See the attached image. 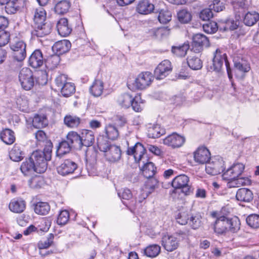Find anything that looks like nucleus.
I'll return each mask as SVG.
<instances>
[{"mask_svg":"<svg viewBox=\"0 0 259 259\" xmlns=\"http://www.w3.org/2000/svg\"><path fill=\"white\" fill-rule=\"evenodd\" d=\"M224 63H225L226 67L228 77L230 79H231L232 75L229 63L227 60V55L219 49L216 50L214 54L212 65L209 67V71L216 72H221Z\"/></svg>","mask_w":259,"mask_h":259,"instance_id":"1","label":"nucleus"},{"mask_svg":"<svg viewBox=\"0 0 259 259\" xmlns=\"http://www.w3.org/2000/svg\"><path fill=\"white\" fill-rule=\"evenodd\" d=\"M31 160L35 166V172L38 174L44 173L48 167V159L44 153L41 150L34 151L30 156Z\"/></svg>","mask_w":259,"mask_h":259,"instance_id":"2","label":"nucleus"},{"mask_svg":"<svg viewBox=\"0 0 259 259\" xmlns=\"http://www.w3.org/2000/svg\"><path fill=\"white\" fill-rule=\"evenodd\" d=\"M189 178L185 175H180L176 177L171 182L172 187L176 189H182L186 195L193 193V188L189 185Z\"/></svg>","mask_w":259,"mask_h":259,"instance_id":"3","label":"nucleus"},{"mask_svg":"<svg viewBox=\"0 0 259 259\" xmlns=\"http://www.w3.org/2000/svg\"><path fill=\"white\" fill-rule=\"evenodd\" d=\"M19 80L22 87L26 91L31 90L34 85L33 73L29 68L24 67L20 70Z\"/></svg>","mask_w":259,"mask_h":259,"instance_id":"4","label":"nucleus"},{"mask_svg":"<svg viewBox=\"0 0 259 259\" xmlns=\"http://www.w3.org/2000/svg\"><path fill=\"white\" fill-rule=\"evenodd\" d=\"M154 77V75L149 71L142 72L136 78L134 85L137 89L144 90L151 84Z\"/></svg>","mask_w":259,"mask_h":259,"instance_id":"5","label":"nucleus"},{"mask_svg":"<svg viewBox=\"0 0 259 259\" xmlns=\"http://www.w3.org/2000/svg\"><path fill=\"white\" fill-rule=\"evenodd\" d=\"M26 45L22 40H17L11 43L10 48L13 51V57L18 62L23 61L26 56Z\"/></svg>","mask_w":259,"mask_h":259,"instance_id":"6","label":"nucleus"},{"mask_svg":"<svg viewBox=\"0 0 259 259\" xmlns=\"http://www.w3.org/2000/svg\"><path fill=\"white\" fill-rule=\"evenodd\" d=\"M171 62L164 60L160 62L154 71V75L156 79L160 80L166 77L172 71Z\"/></svg>","mask_w":259,"mask_h":259,"instance_id":"7","label":"nucleus"},{"mask_svg":"<svg viewBox=\"0 0 259 259\" xmlns=\"http://www.w3.org/2000/svg\"><path fill=\"white\" fill-rule=\"evenodd\" d=\"M185 141V137L176 133H173L163 139V144L171 148L175 149L182 147Z\"/></svg>","mask_w":259,"mask_h":259,"instance_id":"8","label":"nucleus"},{"mask_svg":"<svg viewBox=\"0 0 259 259\" xmlns=\"http://www.w3.org/2000/svg\"><path fill=\"white\" fill-rule=\"evenodd\" d=\"M146 149L144 146L140 143H137L134 146L128 147L126 150V154L128 155H133L134 157L135 161L140 163L143 159H146L145 156Z\"/></svg>","mask_w":259,"mask_h":259,"instance_id":"9","label":"nucleus"},{"mask_svg":"<svg viewBox=\"0 0 259 259\" xmlns=\"http://www.w3.org/2000/svg\"><path fill=\"white\" fill-rule=\"evenodd\" d=\"M158 182L156 179L148 181L145 186L146 190H141L139 193L137 194L134 203L136 204L137 201L142 203L158 187Z\"/></svg>","mask_w":259,"mask_h":259,"instance_id":"10","label":"nucleus"},{"mask_svg":"<svg viewBox=\"0 0 259 259\" xmlns=\"http://www.w3.org/2000/svg\"><path fill=\"white\" fill-rule=\"evenodd\" d=\"M205 170L207 174L212 176L220 174L225 170L224 161L221 158L214 159L207 163Z\"/></svg>","mask_w":259,"mask_h":259,"instance_id":"11","label":"nucleus"},{"mask_svg":"<svg viewBox=\"0 0 259 259\" xmlns=\"http://www.w3.org/2000/svg\"><path fill=\"white\" fill-rule=\"evenodd\" d=\"M77 168V164L70 159L64 160L57 167V169L59 174L65 176L73 174Z\"/></svg>","mask_w":259,"mask_h":259,"instance_id":"12","label":"nucleus"},{"mask_svg":"<svg viewBox=\"0 0 259 259\" xmlns=\"http://www.w3.org/2000/svg\"><path fill=\"white\" fill-rule=\"evenodd\" d=\"M209 46V40L204 35L200 33L195 34L193 37L192 49L195 53L201 52L204 47Z\"/></svg>","mask_w":259,"mask_h":259,"instance_id":"13","label":"nucleus"},{"mask_svg":"<svg viewBox=\"0 0 259 259\" xmlns=\"http://www.w3.org/2000/svg\"><path fill=\"white\" fill-rule=\"evenodd\" d=\"M52 28V25L50 22L33 25V30L31 32V34L33 37H42L49 34Z\"/></svg>","mask_w":259,"mask_h":259,"instance_id":"14","label":"nucleus"},{"mask_svg":"<svg viewBox=\"0 0 259 259\" xmlns=\"http://www.w3.org/2000/svg\"><path fill=\"white\" fill-rule=\"evenodd\" d=\"M236 19L241 20L249 6L247 0H238L232 3Z\"/></svg>","mask_w":259,"mask_h":259,"instance_id":"15","label":"nucleus"},{"mask_svg":"<svg viewBox=\"0 0 259 259\" xmlns=\"http://www.w3.org/2000/svg\"><path fill=\"white\" fill-rule=\"evenodd\" d=\"M244 169V166L242 163L233 164L228 168L223 174V179H232L239 177Z\"/></svg>","mask_w":259,"mask_h":259,"instance_id":"16","label":"nucleus"},{"mask_svg":"<svg viewBox=\"0 0 259 259\" xmlns=\"http://www.w3.org/2000/svg\"><path fill=\"white\" fill-rule=\"evenodd\" d=\"M194 159L199 164L206 163L210 159V153L206 147H199L194 152Z\"/></svg>","mask_w":259,"mask_h":259,"instance_id":"17","label":"nucleus"},{"mask_svg":"<svg viewBox=\"0 0 259 259\" xmlns=\"http://www.w3.org/2000/svg\"><path fill=\"white\" fill-rule=\"evenodd\" d=\"M161 244L166 250L171 252L178 247L179 243L176 237L166 234L162 238Z\"/></svg>","mask_w":259,"mask_h":259,"instance_id":"18","label":"nucleus"},{"mask_svg":"<svg viewBox=\"0 0 259 259\" xmlns=\"http://www.w3.org/2000/svg\"><path fill=\"white\" fill-rule=\"evenodd\" d=\"M155 7L149 0H141L137 4L136 11L141 15H148L154 12Z\"/></svg>","mask_w":259,"mask_h":259,"instance_id":"19","label":"nucleus"},{"mask_svg":"<svg viewBox=\"0 0 259 259\" xmlns=\"http://www.w3.org/2000/svg\"><path fill=\"white\" fill-rule=\"evenodd\" d=\"M228 218L221 216L216 220L213 227L214 231L218 234H224L228 231Z\"/></svg>","mask_w":259,"mask_h":259,"instance_id":"20","label":"nucleus"},{"mask_svg":"<svg viewBox=\"0 0 259 259\" xmlns=\"http://www.w3.org/2000/svg\"><path fill=\"white\" fill-rule=\"evenodd\" d=\"M29 64L34 68H37L42 65L44 61L42 52L36 49L32 53L29 58Z\"/></svg>","mask_w":259,"mask_h":259,"instance_id":"21","label":"nucleus"},{"mask_svg":"<svg viewBox=\"0 0 259 259\" xmlns=\"http://www.w3.org/2000/svg\"><path fill=\"white\" fill-rule=\"evenodd\" d=\"M105 153L106 159L110 162H116L118 161L121 156V151L120 147L113 145L107 150Z\"/></svg>","mask_w":259,"mask_h":259,"instance_id":"22","label":"nucleus"},{"mask_svg":"<svg viewBox=\"0 0 259 259\" xmlns=\"http://www.w3.org/2000/svg\"><path fill=\"white\" fill-rule=\"evenodd\" d=\"M71 46V43L69 40L64 39L55 42L52 47V50L59 56L69 51Z\"/></svg>","mask_w":259,"mask_h":259,"instance_id":"23","label":"nucleus"},{"mask_svg":"<svg viewBox=\"0 0 259 259\" xmlns=\"http://www.w3.org/2000/svg\"><path fill=\"white\" fill-rule=\"evenodd\" d=\"M59 34L63 37L69 35L72 31L71 27L69 26L68 20L65 18H61L57 24Z\"/></svg>","mask_w":259,"mask_h":259,"instance_id":"24","label":"nucleus"},{"mask_svg":"<svg viewBox=\"0 0 259 259\" xmlns=\"http://www.w3.org/2000/svg\"><path fill=\"white\" fill-rule=\"evenodd\" d=\"M81 147L83 146L90 147L95 142V136L94 132L91 130H83L80 135Z\"/></svg>","mask_w":259,"mask_h":259,"instance_id":"25","label":"nucleus"},{"mask_svg":"<svg viewBox=\"0 0 259 259\" xmlns=\"http://www.w3.org/2000/svg\"><path fill=\"white\" fill-rule=\"evenodd\" d=\"M9 207L11 211L20 213L25 209L26 202L22 199H13L11 201Z\"/></svg>","mask_w":259,"mask_h":259,"instance_id":"26","label":"nucleus"},{"mask_svg":"<svg viewBox=\"0 0 259 259\" xmlns=\"http://www.w3.org/2000/svg\"><path fill=\"white\" fill-rule=\"evenodd\" d=\"M236 198L238 201L249 202L253 199V193L250 190L247 188H240L237 191Z\"/></svg>","mask_w":259,"mask_h":259,"instance_id":"27","label":"nucleus"},{"mask_svg":"<svg viewBox=\"0 0 259 259\" xmlns=\"http://www.w3.org/2000/svg\"><path fill=\"white\" fill-rule=\"evenodd\" d=\"M165 129L158 124H149L148 127V136L151 138H158L165 134Z\"/></svg>","mask_w":259,"mask_h":259,"instance_id":"28","label":"nucleus"},{"mask_svg":"<svg viewBox=\"0 0 259 259\" xmlns=\"http://www.w3.org/2000/svg\"><path fill=\"white\" fill-rule=\"evenodd\" d=\"M143 163L144 165L142 170L143 176L147 179H150L148 181L153 179V177L156 173V167L153 162H148L145 163V161H143Z\"/></svg>","mask_w":259,"mask_h":259,"instance_id":"29","label":"nucleus"},{"mask_svg":"<svg viewBox=\"0 0 259 259\" xmlns=\"http://www.w3.org/2000/svg\"><path fill=\"white\" fill-rule=\"evenodd\" d=\"M0 138L3 142L7 145L13 144L16 140L14 132L9 128H6L1 131Z\"/></svg>","mask_w":259,"mask_h":259,"instance_id":"30","label":"nucleus"},{"mask_svg":"<svg viewBox=\"0 0 259 259\" xmlns=\"http://www.w3.org/2000/svg\"><path fill=\"white\" fill-rule=\"evenodd\" d=\"M149 32L153 38L162 39L169 35V29L167 27L154 28L150 29Z\"/></svg>","mask_w":259,"mask_h":259,"instance_id":"31","label":"nucleus"},{"mask_svg":"<svg viewBox=\"0 0 259 259\" xmlns=\"http://www.w3.org/2000/svg\"><path fill=\"white\" fill-rule=\"evenodd\" d=\"M24 152L21 149V146L16 144L10 151L9 156L10 158L14 161H20L24 158Z\"/></svg>","mask_w":259,"mask_h":259,"instance_id":"32","label":"nucleus"},{"mask_svg":"<svg viewBox=\"0 0 259 259\" xmlns=\"http://www.w3.org/2000/svg\"><path fill=\"white\" fill-rule=\"evenodd\" d=\"M81 122V119L73 115L68 114L64 118V123L65 125L70 128L77 127Z\"/></svg>","mask_w":259,"mask_h":259,"instance_id":"33","label":"nucleus"},{"mask_svg":"<svg viewBox=\"0 0 259 259\" xmlns=\"http://www.w3.org/2000/svg\"><path fill=\"white\" fill-rule=\"evenodd\" d=\"M235 68L244 72H248L250 69V66L248 62L240 57H236L233 59Z\"/></svg>","mask_w":259,"mask_h":259,"instance_id":"34","label":"nucleus"},{"mask_svg":"<svg viewBox=\"0 0 259 259\" xmlns=\"http://www.w3.org/2000/svg\"><path fill=\"white\" fill-rule=\"evenodd\" d=\"M67 141L68 142L72 147H81V141L80 135H78L77 132L74 131L69 132L67 136Z\"/></svg>","mask_w":259,"mask_h":259,"instance_id":"35","label":"nucleus"},{"mask_svg":"<svg viewBox=\"0 0 259 259\" xmlns=\"http://www.w3.org/2000/svg\"><path fill=\"white\" fill-rule=\"evenodd\" d=\"M34 25H39L46 22V12L42 8L36 9L33 17Z\"/></svg>","mask_w":259,"mask_h":259,"instance_id":"36","label":"nucleus"},{"mask_svg":"<svg viewBox=\"0 0 259 259\" xmlns=\"http://www.w3.org/2000/svg\"><path fill=\"white\" fill-rule=\"evenodd\" d=\"M104 83L100 80H95L90 88L91 94L95 97L100 96L103 91Z\"/></svg>","mask_w":259,"mask_h":259,"instance_id":"37","label":"nucleus"},{"mask_svg":"<svg viewBox=\"0 0 259 259\" xmlns=\"http://www.w3.org/2000/svg\"><path fill=\"white\" fill-rule=\"evenodd\" d=\"M20 169L22 172L25 176L29 175L33 172H35V166L30 157L28 160L22 162Z\"/></svg>","mask_w":259,"mask_h":259,"instance_id":"38","label":"nucleus"},{"mask_svg":"<svg viewBox=\"0 0 259 259\" xmlns=\"http://www.w3.org/2000/svg\"><path fill=\"white\" fill-rule=\"evenodd\" d=\"M34 211L36 213L40 215H46L50 210V206L46 202H38L34 204Z\"/></svg>","mask_w":259,"mask_h":259,"instance_id":"39","label":"nucleus"},{"mask_svg":"<svg viewBox=\"0 0 259 259\" xmlns=\"http://www.w3.org/2000/svg\"><path fill=\"white\" fill-rule=\"evenodd\" d=\"M134 97L128 94H124L119 96L117 99L118 104L122 107L128 108L131 107Z\"/></svg>","mask_w":259,"mask_h":259,"instance_id":"40","label":"nucleus"},{"mask_svg":"<svg viewBox=\"0 0 259 259\" xmlns=\"http://www.w3.org/2000/svg\"><path fill=\"white\" fill-rule=\"evenodd\" d=\"M48 124V120L45 115H35L32 120V125L36 128L46 127Z\"/></svg>","mask_w":259,"mask_h":259,"instance_id":"41","label":"nucleus"},{"mask_svg":"<svg viewBox=\"0 0 259 259\" xmlns=\"http://www.w3.org/2000/svg\"><path fill=\"white\" fill-rule=\"evenodd\" d=\"M243 18L246 25L252 26L259 20V14L255 12H248L244 15Z\"/></svg>","mask_w":259,"mask_h":259,"instance_id":"42","label":"nucleus"},{"mask_svg":"<svg viewBox=\"0 0 259 259\" xmlns=\"http://www.w3.org/2000/svg\"><path fill=\"white\" fill-rule=\"evenodd\" d=\"M60 62L58 55H53L47 57L45 61L46 66L50 69H54L57 67Z\"/></svg>","mask_w":259,"mask_h":259,"instance_id":"43","label":"nucleus"},{"mask_svg":"<svg viewBox=\"0 0 259 259\" xmlns=\"http://www.w3.org/2000/svg\"><path fill=\"white\" fill-rule=\"evenodd\" d=\"M189 49V44L188 43H184L178 46H173L171 49V52L177 56L182 57L186 55L187 52Z\"/></svg>","mask_w":259,"mask_h":259,"instance_id":"44","label":"nucleus"},{"mask_svg":"<svg viewBox=\"0 0 259 259\" xmlns=\"http://www.w3.org/2000/svg\"><path fill=\"white\" fill-rule=\"evenodd\" d=\"M161 250V247L157 244L150 245L144 250V254L150 257H154L157 256Z\"/></svg>","mask_w":259,"mask_h":259,"instance_id":"45","label":"nucleus"},{"mask_svg":"<svg viewBox=\"0 0 259 259\" xmlns=\"http://www.w3.org/2000/svg\"><path fill=\"white\" fill-rule=\"evenodd\" d=\"M70 7V3L66 0L58 2L55 6V11L58 14H64L67 13Z\"/></svg>","mask_w":259,"mask_h":259,"instance_id":"46","label":"nucleus"},{"mask_svg":"<svg viewBox=\"0 0 259 259\" xmlns=\"http://www.w3.org/2000/svg\"><path fill=\"white\" fill-rule=\"evenodd\" d=\"M59 90L63 97H68L75 93V87L74 83L69 82L64 84Z\"/></svg>","mask_w":259,"mask_h":259,"instance_id":"47","label":"nucleus"},{"mask_svg":"<svg viewBox=\"0 0 259 259\" xmlns=\"http://www.w3.org/2000/svg\"><path fill=\"white\" fill-rule=\"evenodd\" d=\"M72 147L70 144H69L67 141L63 140L61 141L58 146L57 150V155L61 156L69 153Z\"/></svg>","mask_w":259,"mask_h":259,"instance_id":"48","label":"nucleus"},{"mask_svg":"<svg viewBox=\"0 0 259 259\" xmlns=\"http://www.w3.org/2000/svg\"><path fill=\"white\" fill-rule=\"evenodd\" d=\"M105 131L106 134L105 137L111 140H116L119 136V133L117 128L111 124L106 126Z\"/></svg>","mask_w":259,"mask_h":259,"instance_id":"49","label":"nucleus"},{"mask_svg":"<svg viewBox=\"0 0 259 259\" xmlns=\"http://www.w3.org/2000/svg\"><path fill=\"white\" fill-rule=\"evenodd\" d=\"M54 235L52 233L50 234L46 240H40L37 243L38 248L41 250L54 245Z\"/></svg>","mask_w":259,"mask_h":259,"instance_id":"50","label":"nucleus"},{"mask_svg":"<svg viewBox=\"0 0 259 259\" xmlns=\"http://www.w3.org/2000/svg\"><path fill=\"white\" fill-rule=\"evenodd\" d=\"M188 66L193 70H198L202 68V62L200 59L196 56H190L187 59Z\"/></svg>","mask_w":259,"mask_h":259,"instance_id":"51","label":"nucleus"},{"mask_svg":"<svg viewBox=\"0 0 259 259\" xmlns=\"http://www.w3.org/2000/svg\"><path fill=\"white\" fill-rule=\"evenodd\" d=\"M107 138L103 135H99L97 138V146L101 151L105 152L112 146L109 141L106 140Z\"/></svg>","mask_w":259,"mask_h":259,"instance_id":"52","label":"nucleus"},{"mask_svg":"<svg viewBox=\"0 0 259 259\" xmlns=\"http://www.w3.org/2000/svg\"><path fill=\"white\" fill-rule=\"evenodd\" d=\"M228 231L232 233L237 232L240 228V222L237 217L232 218H228Z\"/></svg>","mask_w":259,"mask_h":259,"instance_id":"53","label":"nucleus"},{"mask_svg":"<svg viewBox=\"0 0 259 259\" xmlns=\"http://www.w3.org/2000/svg\"><path fill=\"white\" fill-rule=\"evenodd\" d=\"M118 195L122 199L127 200L129 201V202L128 203L123 202V204H125V205H129L131 206H135L134 200L133 199L131 200V199L132 198L133 195L130 189H123L121 192L118 193Z\"/></svg>","mask_w":259,"mask_h":259,"instance_id":"54","label":"nucleus"},{"mask_svg":"<svg viewBox=\"0 0 259 259\" xmlns=\"http://www.w3.org/2000/svg\"><path fill=\"white\" fill-rule=\"evenodd\" d=\"M177 15L179 21L182 23H188L192 19L191 13L185 9L180 11Z\"/></svg>","mask_w":259,"mask_h":259,"instance_id":"55","label":"nucleus"},{"mask_svg":"<svg viewBox=\"0 0 259 259\" xmlns=\"http://www.w3.org/2000/svg\"><path fill=\"white\" fill-rule=\"evenodd\" d=\"M247 225L253 229L259 228V214H251L246 219Z\"/></svg>","mask_w":259,"mask_h":259,"instance_id":"56","label":"nucleus"},{"mask_svg":"<svg viewBox=\"0 0 259 259\" xmlns=\"http://www.w3.org/2000/svg\"><path fill=\"white\" fill-rule=\"evenodd\" d=\"M133 109L137 112H141L144 108V102L140 95L135 96L133 99L131 106Z\"/></svg>","mask_w":259,"mask_h":259,"instance_id":"57","label":"nucleus"},{"mask_svg":"<svg viewBox=\"0 0 259 259\" xmlns=\"http://www.w3.org/2000/svg\"><path fill=\"white\" fill-rule=\"evenodd\" d=\"M189 221V224L193 229H197L201 226V217L199 214L190 216Z\"/></svg>","mask_w":259,"mask_h":259,"instance_id":"58","label":"nucleus"},{"mask_svg":"<svg viewBox=\"0 0 259 259\" xmlns=\"http://www.w3.org/2000/svg\"><path fill=\"white\" fill-rule=\"evenodd\" d=\"M158 19L161 23L165 24L169 22L171 19V13L167 10H161L158 11Z\"/></svg>","mask_w":259,"mask_h":259,"instance_id":"59","label":"nucleus"},{"mask_svg":"<svg viewBox=\"0 0 259 259\" xmlns=\"http://www.w3.org/2000/svg\"><path fill=\"white\" fill-rule=\"evenodd\" d=\"M203 29L207 33H213L218 30V27L215 22L208 21L203 24Z\"/></svg>","mask_w":259,"mask_h":259,"instance_id":"60","label":"nucleus"},{"mask_svg":"<svg viewBox=\"0 0 259 259\" xmlns=\"http://www.w3.org/2000/svg\"><path fill=\"white\" fill-rule=\"evenodd\" d=\"M69 219V212L66 210H62L57 218V223L60 225H64L68 222Z\"/></svg>","mask_w":259,"mask_h":259,"instance_id":"61","label":"nucleus"},{"mask_svg":"<svg viewBox=\"0 0 259 259\" xmlns=\"http://www.w3.org/2000/svg\"><path fill=\"white\" fill-rule=\"evenodd\" d=\"M189 215L188 212L183 211L179 212L176 217L177 222L180 225H185L188 223Z\"/></svg>","mask_w":259,"mask_h":259,"instance_id":"62","label":"nucleus"},{"mask_svg":"<svg viewBox=\"0 0 259 259\" xmlns=\"http://www.w3.org/2000/svg\"><path fill=\"white\" fill-rule=\"evenodd\" d=\"M10 32L4 30H0V47L5 46L10 41Z\"/></svg>","mask_w":259,"mask_h":259,"instance_id":"63","label":"nucleus"},{"mask_svg":"<svg viewBox=\"0 0 259 259\" xmlns=\"http://www.w3.org/2000/svg\"><path fill=\"white\" fill-rule=\"evenodd\" d=\"M211 10L210 8L202 10L199 14L200 18L203 21H209L213 16Z\"/></svg>","mask_w":259,"mask_h":259,"instance_id":"64","label":"nucleus"}]
</instances>
